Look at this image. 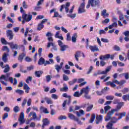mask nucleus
Here are the masks:
<instances>
[{
	"label": "nucleus",
	"mask_w": 129,
	"mask_h": 129,
	"mask_svg": "<svg viewBox=\"0 0 129 129\" xmlns=\"http://www.w3.org/2000/svg\"><path fill=\"white\" fill-rule=\"evenodd\" d=\"M80 51H77L75 54V58L77 61H79V57H80V54H81Z\"/></svg>",
	"instance_id": "obj_30"
},
{
	"label": "nucleus",
	"mask_w": 129,
	"mask_h": 129,
	"mask_svg": "<svg viewBox=\"0 0 129 129\" xmlns=\"http://www.w3.org/2000/svg\"><path fill=\"white\" fill-rule=\"evenodd\" d=\"M23 66H20V72H22V73H27L28 72L27 70H24L23 69Z\"/></svg>",
	"instance_id": "obj_53"
},
{
	"label": "nucleus",
	"mask_w": 129,
	"mask_h": 129,
	"mask_svg": "<svg viewBox=\"0 0 129 129\" xmlns=\"http://www.w3.org/2000/svg\"><path fill=\"white\" fill-rule=\"evenodd\" d=\"M124 103L123 102H120L119 104H117L116 106V109H113L111 111H109L107 114L106 116L105 117V121H108L110 118H111V115L115 112V111H118L120 108L122 106H123Z\"/></svg>",
	"instance_id": "obj_1"
},
{
	"label": "nucleus",
	"mask_w": 129,
	"mask_h": 129,
	"mask_svg": "<svg viewBox=\"0 0 129 129\" xmlns=\"http://www.w3.org/2000/svg\"><path fill=\"white\" fill-rule=\"evenodd\" d=\"M38 65H43V64H45V59L43 57H41L38 60Z\"/></svg>",
	"instance_id": "obj_33"
},
{
	"label": "nucleus",
	"mask_w": 129,
	"mask_h": 129,
	"mask_svg": "<svg viewBox=\"0 0 129 129\" xmlns=\"http://www.w3.org/2000/svg\"><path fill=\"white\" fill-rule=\"evenodd\" d=\"M55 70H56L57 73H59V72H60V70H61V69H62V68L58 64H55Z\"/></svg>",
	"instance_id": "obj_38"
},
{
	"label": "nucleus",
	"mask_w": 129,
	"mask_h": 129,
	"mask_svg": "<svg viewBox=\"0 0 129 129\" xmlns=\"http://www.w3.org/2000/svg\"><path fill=\"white\" fill-rule=\"evenodd\" d=\"M77 33H75L73 34V35L72 37V41L73 43H76V40H77Z\"/></svg>",
	"instance_id": "obj_23"
},
{
	"label": "nucleus",
	"mask_w": 129,
	"mask_h": 129,
	"mask_svg": "<svg viewBox=\"0 0 129 129\" xmlns=\"http://www.w3.org/2000/svg\"><path fill=\"white\" fill-rule=\"evenodd\" d=\"M112 123L111 122H109L107 125L106 127L107 129H112Z\"/></svg>",
	"instance_id": "obj_43"
},
{
	"label": "nucleus",
	"mask_w": 129,
	"mask_h": 129,
	"mask_svg": "<svg viewBox=\"0 0 129 129\" xmlns=\"http://www.w3.org/2000/svg\"><path fill=\"white\" fill-rule=\"evenodd\" d=\"M92 108H93V104H91V105H89V106H88L87 107L86 111H87V112L91 111V110H92Z\"/></svg>",
	"instance_id": "obj_41"
},
{
	"label": "nucleus",
	"mask_w": 129,
	"mask_h": 129,
	"mask_svg": "<svg viewBox=\"0 0 129 129\" xmlns=\"http://www.w3.org/2000/svg\"><path fill=\"white\" fill-rule=\"evenodd\" d=\"M71 103V99L69 98L68 101L67 100H66L63 101L62 103V108L63 110H66V108H65V106H66V104H69V105Z\"/></svg>",
	"instance_id": "obj_13"
},
{
	"label": "nucleus",
	"mask_w": 129,
	"mask_h": 129,
	"mask_svg": "<svg viewBox=\"0 0 129 129\" xmlns=\"http://www.w3.org/2000/svg\"><path fill=\"white\" fill-rule=\"evenodd\" d=\"M40 111H43L44 113H49L48 109L43 106L40 107Z\"/></svg>",
	"instance_id": "obj_34"
},
{
	"label": "nucleus",
	"mask_w": 129,
	"mask_h": 129,
	"mask_svg": "<svg viewBox=\"0 0 129 129\" xmlns=\"http://www.w3.org/2000/svg\"><path fill=\"white\" fill-rule=\"evenodd\" d=\"M95 119V114L93 113L92 114L91 116L90 120H89L90 123H92L93 121H94V120Z\"/></svg>",
	"instance_id": "obj_36"
},
{
	"label": "nucleus",
	"mask_w": 129,
	"mask_h": 129,
	"mask_svg": "<svg viewBox=\"0 0 129 129\" xmlns=\"http://www.w3.org/2000/svg\"><path fill=\"white\" fill-rule=\"evenodd\" d=\"M109 119H111V122L112 123H116V122H117V121L119 120L118 118H116L115 117H113L112 118H111H111Z\"/></svg>",
	"instance_id": "obj_32"
},
{
	"label": "nucleus",
	"mask_w": 129,
	"mask_h": 129,
	"mask_svg": "<svg viewBox=\"0 0 129 129\" xmlns=\"http://www.w3.org/2000/svg\"><path fill=\"white\" fill-rule=\"evenodd\" d=\"M53 18H62V16H61L60 15H59L58 12H55Z\"/></svg>",
	"instance_id": "obj_54"
},
{
	"label": "nucleus",
	"mask_w": 129,
	"mask_h": 129,
	"mask_svg": "<svg viewBox=\"0 0 129 129\" xmlns=\"http://www.w3.org/2000/svg\"><path fill=\"white\" fill-rule=\"evenodd\" d=\"M119 76H124L125 79L127 80L129 79V74L128 73H123L119 75Z\"/></svg>",
	"instance_id": "obj_29"
},
{
	"label": "nucleus",
	"mask_w": 129,
	"mask_h": 129,
	"mask_svg": "<svg viewBox=\"0 0 129 129\" xmlns=\"http://www.w3.org/2000/svg\"><path fill=\"white\" fill-rule=\"evenodd\" d=\"M55 38L56 39H60V40H64V38L62 37V34L60 35V31H57L56 32L55 35Z\"/></svg>",
	"instance_id": "obj_17"
},
{
	"label": "nucleus",
	"mask_w": 129,
	"mask_h": 129,
	"mask_svg": "<svg viewBox=\"0 0 129 129\" xmlns=\"http://www.w3.org/2000/svg\"><path fill=\"white\" fill-rule=\"evenodd\" d=\"M101 15L102 17H103V18H106V17H108V16H109V14L108 13H106V10L104 9L101 12Z\"/></svg>",
	"instance_id": "obj_22"
},
{
	"label": "nucleus",
	"mask_w": 129,
	"mask_h": 129,
	"mask_svg": "<svg viewBox=\"0 0 129 129\" xmlns=\"http://www.w3.org/2000/svg\"><path fill=\"white\" fill-rule=\"evenodd\" d=\"M67 41H71V36H70V33H68L67 34Z\"/></svg>",
	"instance_id": "obj_60"
},
{
	"label": "nucleus",
	"mask_w": 129,
	"mask_h": 129,
	"mask_svg": "<svg viewBox=\"0 0 129 129\" xmlns=\"http://www.w3.org/2000/svg\"><path fill=\"white\" fill-rule=\"evenodd\" d=\"M7 37H9V40H13L14 39V33L12 30H8L6 32Z\"/></svg>",
	"instance_id": "obj_9"
},
{
	"label": "nucleus",
	"mask_w": 129,
	"mask_h": 129,
	"mask_svg": "<svg viewBox=\"0 0 129 129\" xmlns=\"http://www.w3.org/2000/svg\"><path fill=\"white\" fill-rule=\"evenodd\" d=\"M44 28V24H42V23H39L37 26L38 31H41L42 29Z\"/></svg>",
	"instance_id": "obj_40"
},
{
	"label": "nucleus",
	"mask_w": 129,
	"mask_h": 129,
	"mask_svg": "<svg viewBox=\"0 0 129 129\" xmlns=\"http://www.w3.org/2000/svg\"><path fill=\"white\" fill-rule=\"evenodd\" d=\"M68 17H69V18H71V19H75V17L77 16L76 14H73L72 15H70V14H68L67 15Z\"/></svg>",
	"instance_id": "obj_48"
},
{
	"label": "nucleus",
	"mask_w": 129,
	"mask_h": 129,
	"mask_svg": "<svg viewBox=\"0 0 129 129\" xmlns=\"http://www.w3.org/2000/svg\"><path fill=\"white\" fill-rule=\"evenodd\" d=\"M14 111H15L16 113L19 112V111H20V108L19 107V106H16L14 108Z\"/></svg>",
	"instance_id": "obj_55"
},
{
	"label": "nucleus",
	"mask_w": 129,
	"mask_h": 129,
	"mask_svg": "<svg viewBox=\"0 0 129 129\" xmlns=\"http://www.w3.org/2000/svg\"><path fill=\"white\" fill-rule=\"evenodd\" d=\"M125 83H126V81L125 80H121L119 82L117 80H113L112 82L108 81L106 82V85H108V86L109 85L112 88H114V87H116V85L115 84H117V85L121 86V85H123V84H124Z\"/></svg>",
	"instance_id": "obj_2"
},
{
	"label": "nucleus",
	"mask_w": 129,
	"mask_h": 129,
	"mask_svg": "<svg viewBox=\"0 0 129 129\" xmlns=\"http://www.w3.org/2000/svg\"><path fill=\"white\" fill-rule=\"evenodd\" d=\"M62 78L64 81H68L69 80V77L65 74L63 75Z\"/></svg>",
	"instance_id": "obj_46"
},
{
	"label": "nucleus",
	"mask_w": 129,
	"mask_h": 129,
	"mask_svg": "<svg viewBox=\"0 0 129 129\" xmlns=\"http://www.w3.org/2000/svg\"><path fill=\"white\" fill-rule=\"evenodd\" d=\"M68 115L69 118H70L71 119H73L75 121L78 120V118L76 117L75 115H74L73 114L69 113Z\"/></svg>",
	"instance_id": "obj_24"
},
{
	"label": "nucleus",
	"mask_w": 129,
	"mask_h": 129,
	"mask_svg": "<svg viewBox=\"0 0 129 129\" xmlns=\"http://www.w3.org/2000/svg\"><path fill=\"white\" fill-rule=\"evenodd\" d=\"M15 92L16 93H18V94H20V95H22V94H24V91L20 89L15 90Z\"/></svg>",
	"instance_id": "obj_44"
},
{
	"label": "nucleus",
	"mask_w": 129,
	"mask_h": 129,
	"mask_svg": "<svg viewBox=\"0 0 129 129\" xmlns=\"http://www.w3.org/2000/svg\"><path fill=\"white\" fill-rule=\"evenodd\" d=\"M90 91L89 87L88 86H86L85 88H83L81 90V94L83 95V93L85 94H88Z\"/></svg>",
	"instance_id": "obj_8"
},
{
	"label": "nucleus",
	"mask_w": 129,
	"mask_h": 129,
	"mask_svg": "<svg viewBox=\"0 0 129 129\" xmlns=\"http://www.w3.org/2000/svg\"><path fill=\"white\" fill-rule=\"evenodd\" d=\"M122 98L124 101H127V100L129 101V94L123 95Z\"/></svg>",
	"instance_id": "obj_35"
},
{
	"label": "nucleus",
	"mask_w": 129,
	"mask_h": 129,
	"mask_svg": "<svg viewBox=\"0 0 129 129\" xmlns=\"http://www.w3.org/2000/svg\"><path fill=\"white\" fill-rule=\"evenodd\" d=\"M106 64V62L104 61L103 60H101L100 62V65L101 67H103V66H105V64Z\"/></svg>",
	"instance_id": "obj_62"
},
{
	"label": "nucleus",
	"mask_w": 129,
	"mask_h": 129,
	"mask_svg": "<svg viewBox=\"0 0 129 129\" xmlns=\"http://www.w3.org/2000/svg\"><path fill=\"white\" fill-rule=\"evenodd\" d=\"M81 95H82V94H81V91H80V93H79V92H78V91H77V92H75L74 94V96L75 97H80V96H81Z\"/></svg>",
	"instance_id": "obj_37"
},
{
	"label": "nucleus",
	"mask_w": 129,
	"mask_h": 129,
	"mask_svg": "<svg viewBox=\"0 0 129 129\" xmlns=\"http://www.w3.org/2000/svg\"><path fill=\"white\" fill-rule=\"evenodd\" d=\"M106 99L107 100H113V99H114V96H112V95L106 96Z\"/></svg>",
	"instance_id": "obj_39"
},
{
	"label": "nucleus",
	"mask_w": 129,
	"mask_h": 129,
	"mask_svg": "<svg viewBox=\"0 0 129 129\" xmlns=\"http://www.w3.org/2000/svg\"><path fill=\"white\" fill-rule=\"evenodd\" d=\"M43 125H42L41 128L44 129L45 128V126L46 125H48L50 124V121L48 119V118H45L42 120Z\"/></svg>",
	"instance_id": "obj_11"
},
{
	"label": "nucleus",
	"mask_w": 129,
	"mask_h": 129,
	"mask_svg": "<svg viewBox=\"0 0 129 129\" xmlns=\"http://www.w3.org/2000/svg\"><path fill=\"white\" fill-rule=\"evenodd\" d=\"M101 41L103 43H108L109 42L108 39L106 38H101Z\"/></svg>",
	"instance_id": "obj_63"
},
{
	"label": "nucleus",
	"mask_w": 129,
	"mask_h": 129,
	"mask_svg": "<svg viewBox=\"0 0 129 129\" xmlns=\"http://www.w3.org/2000/svg\"><path fill=\"white\" fill-rule=\"evenodd\" d=\"M89 48L90 50H91V52H96L97 51H99V49H98V47L96 45H94V46L89 45Z\"/></svg>",
	"instance_id": "obj_15"
},
{
	"label": "nucleus",
	"mask_w": 129,
	"mask_h": 129,
	"mask_svg": "<svg viewBox=\"0 0 129 129\" xmlns=\"http://www.w3.org/2000/svg\"><path fill=\"white\" fill-rule=\"evenodd\" d=\"M43 71H36L35 72V75L36 77H41V76L42 75V74H43Z\"/></svg>",
	"instance_id": "obj_28"
},
{
	"label": "nucleus",
	"mask_w": 129,
	"mask_h": 129,
	"mask_svg": "<svg viewBox=\"0 0 129 129\" xmlns=\"http://www.w3.org/2000/svg\"><path fill=\"white\" fill-rule=\"evenodd\" d=\"M102 120V115H98L96 118V124H98Z\"/></svg>",
	"instance_id": "obj_18"
},
{
	"label": "nucleus",
	"mask_w": 129,
	"mask_h": 129,
	"mask_svg": "<svg viewBox=\"0 0 129 129\" xmlns=\"http://www.w3.org/2000/svg\"><path fill=\"white\" fill-rule=\"evenodd\" d=\"M111 70V66H109L106 68L105 71L99 70L97 71L98 75H105Z\"/></svg>",
	"instance_id": "obj_5"
},
{
	"label": "nucleus",
	"mask_w": 129,
	"mask_h": 129,
	"mask_svg": "<svg viewBox=\"0 0 129 129\" xmlns=\"http://www.w3.org/2000/svg\"><path fill=\"white\" fill-rule=\"evenodd\" d=\"M25 60L26 62H32V61H33V59L29 56H26L25 58Z\"/></svg>",
	"instance_id": "obj_52"
},
{
	"label": "nucleus",
	"mask_w": 129,
	"mask_h": 129,
	"mask_svg": "<svg viewBox=\"0 0 129 129\" xmlns=\"http://www.w3.org/2000/svg\"><path fill=\"white\" fill-rule=\"evenodd\" d=\"M64 8L65 9L66 13L68 14V13H69V7H65V5H64L60 6V12H62L63 9Z\"/></svg>",
	"instance_id": "obj_21"
},
{
	"label": "nucleus",
	"mask_w": 129,
	"mask_h": 129,
	"mask_svg": "<svg viewBox=\"0 0 129 129\" xmlns=\"http://www.w3.org/2000/svg\"><path fill=\"white\" fill-rule=\"evenodd\" d=\"M68 90V86H64L62 88H60V91L62 92H66Z\"/></svg>",
	"instance_id": "obj_50"
},
{
	"label": "nucleus",
	"mask_w": 129,
	"mask_h": 129,
	"mask_svg": "<svg viewBox=\"0 0 129 129\" xmlns=\"http://www.w3.org/2000/svg\"><path fill=\"white\" fill-rule=\"evenodd\" d=\"M2 50H3V51H7V52H10V49L7 46H4L2 48Z\"/></svg>",
	"instance_id": "obj_49"
},
{
	"label": "nucleus",
	"mask_w": 129,
	"mask_h": 129,
	"mask_svg": "<svg viewBox=\"0 0 129 129\" xmlns=\"http://www.w3.org/2000/svg\"><path fill=\"white\" fill-rule=\"evenodd\" d=\"M60 51L61 52H64V51H66L67 49H68L69 48V46L66 44H63V45H61V46H60Z\"/></svg>",
	"instance_id": "obj_20"
},
{
	"label": "nucleus",
	"mask_w": 129,
	"mask_h": 129,
	"mask_svg": "<svg viewBox=\"0 0 129 129\" xmlns=\"http://www.w3.org/2000/svg\"><path fill=\"white\" fill-rule=\"evenodd\" d=\"M8 45H9L11 49H16V50H18V49H19V45L17 44H14V42L8 43Z\"/></svg>",
	"instance_id": "obj_14"
},
{
	"label": "nucleus",
	"mask_w": 129,
	"mask_h": 129,
	"mask_svg": "<svg viewBox=\"0 0 129 129\" xmlns=\"http://www.w3.org/2000/svg\"><path fill=\"white\" fill-rule=\"evenodd\" d=\"M120 101L119 100L115 99L113 101V104H118L120 103Z\"/></svg>",
	"instance_id": "obj_61"
},
{
	"label": "nucleus",
	"mask_w": 129,
	"mask_h": 129,
	"mask_svg": "<svg viewBox=\"0 0 129 129\" xmlns=\"http://www.w3.org/2000/svg\"><path fill=\"white\" fill-rule=\"evenodd\" d=\"M62 71L63 73H64L65 74H68V75L70 74V70L62 69Z\"/></svg>",
	"instance_id": "obj_64"
},
{
	"label": "nucleus",
	"mask_w": 129,
	"mask_h": 129,
	"mask_svg": "<svg viewBox=\"0 0 129 129\" xmlns=\"http://www.w3.org/2000/svg\"><path fill=\"white\" fill-rule=\"evenodd\" d=\"M110 108H111V107L109 106H105L104 108V110H105V113H106V112H107V111L109 110Z\"/></svg>",
	"instance_id": "obj_59"
},
{
	"label": "nucleus",
	"mask_w": 129,
	"mask_h": 129,
	"mask_svg": "<svg viewBox=\"0 0 129 129\" xmlns=\"http://www.w3.org/2000/svg\"><path fill=\"white\" fill-rule=\"evenodd\" d=\"M126 112H123L122 113H120V116L118 117V119H121L123 116H125Z\"/></svg>",
	"instance_id": "obj_45"
},
{
	"label": "nucleus",
	"mask_w": 129,
	"mask_h": 129,
	"mask_svg": "<svg viewBox=\"0 0 129 129\" xmlns=\"http://www.w3.org/2000/svg\"><path fill=\"white\" fill-rule=\"evenodd\" d=\"M11 75V74L7 73L6 76L4 75H3L0 77V82L2 83V84H3V85H5V86H7L8 85V84L5 81L3 80L4 79L5 81H9V79L10 78V76Z\"/></svg>",
	"instance_id": "obj_4"
},
{
	"label": "nucleus",
	"mask_w": 129,
	"mask_h": 129,
	"mask_svg": "<svg viewBox=\"0 0 129 129\" xmlns=\"http://www.w3.org/2000/svg\"><path fill=\"white\" fill-rule=\"evenodd\" d=\"M19 121H20L21 124L25 122V115L24 112H22L20 114V118L19 119Z\"/></svg>",
	"instance_id": "obj_12"
},
{
	"label": "nucleus",
	"mask_w": 129,
	"mask_h": 129,
	"mask_svg": "<svg viewBox=\"0 0 129 129\" xmlns=\"http://www.w3.org/2000/svg\"><path fill=\"white\" fill-rule=\"evenodd\" d=\"M5 70L4 71V73H8L10 70H11V68L10 67V66L9 64H6L4 67Z\"/></svg>",
	"instance_id": "obj_27"
},
{
	"label": "nucleus",
	"mask_w": 129,
	"mask_h": 129,
	"mask_svg": "<svg viewBox=\"0 0 129 129\" xmlns=\"http://www.w3.org/2000/svg\"><path fill=\"white\" fill-rule=\"evenodd\" d=\"M2 60L4 61L5 63H7L8 61V54L7 53H4L3 54Z\"/></svg>",
	"instance_id": "obj_31"
},
{
	"label": "nucleus",
	"mask_w": 129,
	"mask_h": 129,
	"mask_svg": "<svg viewBox=\"0 0 129 129\" xmlns=\"http://www.w3.org/2000/svg\"><path fill=\"white\" fill-rule=\"evenodd\" d=\"M109 58H110V54H107L105 55H101L100 56V60L104 61L105 60H106V59H109Z\"/></svg>",
	"instance_id": "obj_16"
},
{
	"label": "nucleus",
	"mask_w": 129,
	"mask_h": 129,
	"mask_svg": "<svg viewBox=\"0 0 129 129\" xmlns=\"http://www.w3.org/2000/svg\"><path fill=\"white\" fill-rule=\"evenodd\" d=\"M26 56V53H23L20 54L19 57H18V60L20 62H22L23 60H24V57Z\"/></svg>",
	"instance_id": "obj_26"
},
{
	"label": "nucleus",
	"mask_w": 129,
	"mask_h": 129,
	"mask_svg": "<svg viewBox=\"0 0 129 129\" xmlns=\"http://www.w3.org/2000/svg\"><path fill=\"white\" fill-rule=\"evenodd\" d=\"M77 82V79H74L71 81L69 82V84L70 85H73V84H75V83H76Z\"/></svg>",
	"instance_id": "obj_42"
},
{
	"label": "nucleus",
	"mask_w": 129,
	"mask_h": 129,
	"mask_svg": "<svg viewBox=\"0 0 129 129\" xmlns=\"http://www.w3.org/2000/svg\"><path fill=\"white\" fill-rule=\"evenodd\" d=\"M28 116L29 117L32 116L33 119L34 120H40V119L41 118V116H40V118L37 117V113H36L35 112H31Z\"/></svg>",
	"instance_id": "obj_10"
},
{
	"label": "nucleus",
	"mask_w": 129,
	"mask_h": 129,
	"mask_svg": "<svg viewBox=\"0 0 129 129\" xmlns=\"http://www.w3.org/2000/svg\"><path fill=\"white\" fill-rule=\"evenodd\" d=\"M32 80H33V77H28L26 81V83H27L28 84L30 83V81H32Z\"/></svg>",
	"instance_id": "obj_56"
},
{
	"label": "nucleus",
	"mask_w": 129,
	"mask_h": 129,
	"mask_svg": "<svg viewBox=\"0 0 129 129\" xmlns=\"http://www.w3.org/2000/svg\"><path fill=\"white\" fill-rule=\"evenodd\" d=\"M44 100H45L47 104H53L54 103L52 100V99H51V98H48V97H44Z\"/></svg>",
	"instance_id": "obj_19"
},
{
	"label": "nucleus",
	"mask_w": 129,
	"mask_h": 129,
	"mask_svg": "<svg viewBox=\"0 0 129 129\" xmlns=\"http://www.w3.org/2000/svg\"><path fill=\"white\" fill-rule=\"evenodd\" d=\"M119 19L120 21H122V20L124 19V16H123V15H122V14L120 12H119Z\"/></svg>",
	"instance_id": "obj_51"
},
{
	"label": "nucleus",
	"mask_w": 129,
	"mask_h": 129,
	"mask_svg": "<svg viewBox=\"0 0 129 129\" xmlns=\"http://www.w3.org/2000/svg\"><path fill=\"white\" fill-rule=\"evenodd\" d=\"M27 101H28V100L27 99V98L24 99L22 103V107H25V105H26Z\"/></svg>",
	"instance_id": "obj_47"
},
{
	"label": "nucleus",
	"mask_w": 129,
	"mask_h": 129,
	"mask_svg": "<svg viewBox=\"0 0 129 129\" xmlns=\"http://www.w3.org/2000/svg\"><path fill=\"white\" fill-rule=\"evenodd\" d=\"M58 97H59L56 94H53L51 95V98H52V99H58Z\"/></svg>",
	"instance_id": "obj_58"
},
{
	"label": "nucleus",
	"mask_w": 129,
	"mask_h": 129,
	"mask_svg": "<svg viewBox=\"0 0 129 129\" xmlns=\"http://www.w3.org/2000/svg\"><path fill=\"white\" fill-rule=\"evenodd\" d=\"M100 4V0H89L88 5L86 6V9H89V8H90V6L92 8H96V7H98Z\"/></svg>",
	"instance_id": "obj_3"
},
{
	"label": "nucleus",
	"mask_w": 129,
	"mask_h": 129,
	"mask_svg": "<svg viewBox=\"0 0 129 129\" xmlns=\"http://www.w3.org/2000/svg\"><path fill=\"white\" fill-rule=\"evenodd\" d=\"M22 18L25 22H30L33 19V16L31 15H28L24 13L22 14Z\"/></svg>",
	"instance_id": "obj_6"
},
{
	"label": "nucleus",
	"mask_w": 129,
	"mask_h": 129,
	"mask_svg": "<svg viewBox=\"0 0 129 129\" xmlns=\"http://www.w3.org/2000/svg\"><path fill=\"white\" fill-rule=\"evenodd\" d=\"M109 30H111L113 28H117V22H114L111 25L108 26Z\"/></svg>",
	"instance_id": "obj_25"
},
{
	"label": "nucleus",
	"mask_w": 129,
	"mask_h": 129,
	"mask_svg": "<svg viewBox=\"0 0 129 129\" xmlns=\"http://www.w3.org/2000/svg\"><path fill=\"white\" fill-rule=\"evenodd\" d=\"M85 3L83 2V3L81 4L79 9H78V14H82V13H85Z\"/></svg>",
	"instance_id": "obj_7"
},
{
	"label": "nucleus",
	"mask_w": 129,
	"mask_h": 129,
	"mask_svg": "<svg viewBox=\"0 0 129 129\" xmlns=\"http://www.w3.org/2000/svg\"><path fill=\"white\" fill-rule=\"evenodd\" d=\"M58 51V48H57V45H55L53 44V45H52V49H51V51Z\"/></svg>",
	"instance_id": "obj_57"
}]
</instances>
